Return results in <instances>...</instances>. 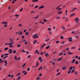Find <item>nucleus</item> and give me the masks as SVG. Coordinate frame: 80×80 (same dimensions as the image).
I'll return each instance as SVG.
<instances>
[{
  "mask_svg": "<svg viewBox=\"0 0 80 80\" xmlns=\"http://www.w3.org/2000/svg\"><path fill=\"white\" fill-rule=\"evenodd\" d=\"M32 37L33 38H38V36L36 33L33 35Z\"/></svg>",
  "mask_w": 80,
  "mask_h": 80,
  "instance_id": "nucleus-1",
  "label": "nucleus"
},
{
  "mask_svg": "<svg viewBox=\"0 0 80 80\" xmlns=\"http://www.w3.org/2000/svg\"><path fill=\"white\" fill-rule=\"evenodd\" d=\"M45 8V7H44V6L42 5V6L39 7L38 8V9L40 10V9H42V8Z\"/></svg>",
  "mask_w": 80,
  "mask_h": 80,
  "instance_id": "nucleus-2",
  "label": "nucleus"
},
{
  "mask_svg": "<svg viewBox=\"0 0 80 80\" xmlns=\"http://www.w3.org/2000/svg\"><path fill=\"white\" fill-rule=\"evenodd\" d=\"M22 73H24V75H27V72H25V71H22Z\"/></svg>",
  "mask_w": 80,
  "mask_h": 80,
  "instance_id": "nucleus-3",
  "label": "nucleus"
},
{
  "mask_svg": "<svg viewBox=\"0 0 80 80\" xmlns=\"http://www.w3.org/2000/svg\"><path fill=\"white\" fill-rule=\"evenodd\" d=\"M77 8L75 7V8H73L72 9L71 11V12H73V11H74V10H77Z\"/></svg>",
  "mask_w": 80,
  "mask_h": 80,
  "instance_id": "nucleus-4",
  "label": "nucleus"
},
{
  "mask_svg": "<svg viewBox=\"0 0 80 80\" xmlns=\"http://www.w3.org/2000/svg\"><path fill=\"white\" fill-rule=\"evenodd\" d=\"M72 37H70L68 39V41L69 42H72V41L73 40L72 39H72Z\"/></svg>",
  "mask_w": 80,
  "mask_h": 80,
  "instance_id": "nucleus-5",
  "label": "nucleus"
},
{
  "mask_svg": "<svg viewBox=\"0 0 80 80\" xmlns=\"http://www.w3.org/2000/svg\"><path fill=\"white\" fill-rule=\"evenodd\" d=\"M62 11H58L57 12L58 14V15H60V14H62Z\"/></svg>",
  "mask_w": 80,
  "mask_h": 80,
  "instance_id": "nucleus-6",
  "label": "nucleus"
},
{
  "mask_svg": "<svg viewBox=\"0 0 80 80\" xmlns=\"http://www.w3.org/2000/svg\"><path fill=\"white\" fill-rule=\"evenodd\" d=\"M12 49H10L8 50V52H10L9 53V54H10V53H12Z\"/></svg>",
  "mask_w": 80,
  "mask_h": 80,
  "instance_id": "nucleus-7",
  "label": "nucleus"
},
{
  "mask_svg": "<svg viewBox=\"0 0 80 80\" xmlns=\"http://www.w3.org/2000/svg\"><path fill=\"white\" fill-rule=\"evenodd\" d=\"M42 68H43V67L42 66H41L40 67V68H39L38 69V71H39V70H42Z\"/></svg>",
  "mask_w": 80,
  "mask_h": 80,
  "instance_id": "nucleus-8",
  "label": "nucleus"
},
{
  "mask_svg": "<svg viewBox=\"0 0 80 80\" xmlns=\"http://www.w3.org/2000/svg\"><path fill=\"white\" fill-rule=\"evenodd\" d=\"M4 62L5 63V64H4V66H7V63H8L7 62V61L5 60L4 61Z\"/></svg>",
  "mask_w": 80,
  "mask_h": 80,
  "instance_id": "nucleus-9",
  "label": "nucleus"
},
{
  "mask_svg": "<svg viewBox=\"0 0 80 80\" xmlns=\"http://www.w3.org/2000/svg\"><path fill=\"white\" fill-rule=\"evenodd\" d=\"M48 52H47V53H46L45 54V57H49V54H48Z\"/></svg>",
  "mask_w": 80,
  "mask_h": 80,
  "instance_id": "nucleus-10",
  "label": "nucleus"
},
{
  "mask_svg": "<svg viewBox=\"0 0 80 80\" xmlns=\"http://www.w3.org/2000/svg\"><path fill=\"white\" fill-rule=\"evenodd\" d=\"M68 55H72L73 54V52H68Z\"/></svg>",
  "mask_w": 80,
  "mask_h": 80,
  "instance_id": "nucleus-11",
  "label": "nucleus"
},
{
  "mask_svg": "<svg viewBox=\"0 0 80 80\" xmlns=\"http://www.w3.org/2000/svg\"><path fill=\"white\" fill-rule=\"evenodd\" d=\"M75 15V13H73L70 16V17H73V16H74V15Z\"/></svg>",
  "mask_w": 80,
  "mask_h": 80,
  "instance_id": "nucleus-12",
  "label": "nucleus"
},
{
  "mask_svg": "<svg viewBox=\"0 0 80 80\" xmlns=\"http://www.w3.org/2000/svg\"><path fill=\"white\" fill-rule=\"evenodd\" d=\"M49 40H50V38H47L46 39H45V41L46 42H48Z\"/></svg>",
  "mask_w": 80,
  "mask_h": 80,
  "instance_id": "nucleus-13",
  "label": "nucleus"
},
{
  "mask_svg": "<svg viewBox=\"0 0 80 80\" xmlns=\"http://www.w3.org/2000/svg\"><path fill=\"white\" fill-rule=\"evenodd\" d=\"M38 1V0H32V2H37Z\"/></svg>",
  "mask_w": 80,
  "mask_h": 80,
  "instance_id": "nucleus-14",
  "label": "nucleus"
},
{
  "mask_svg": "<svg viewBox=\"0 0 80 80\" xmlns=\"http://www.w3.org/2000/svg\"><path fill=\"white\" fill-rule=\"evenodd\" d=\"M62 60V58H59L57 60V62H58V61H59V60Z\"/></svg>",
  "mask_w": 80,
  "mask_h": 80,
  "instance_id": "nucleus-15",
  "label": "nucleus"
},
{
  "mask_svg": "<svg viewBox=\"0 0 80 80\" xmlns=\"http://www.w3.org/2000/svg\"><path fill=\"white\" fill-rule=\"evenodd\" d=\"M72 68H73V67L72 66H71L70 67V69H68L69 70H72Z\"/></svg>",
  "mask_w": 80,
  "mask_h": 80,
  "instance_id": "nucleus-16",
  "label": "nucleus"
},
{
  "mask_svg": "<svg viewBox=\"0 0 80 80\" xmlns=\"http://www.w3.org/2000/svg\"><path fill=\"white\" fill-rule=\"evenodd\" d=\"M75 61V59H73L72 62H71L72 63H73Z\"/></svg>",
  "mask_w": 80,
  "mask_h": 80,
  "instance_id": "nucleus-17",
  "label": "nucleus"
},
{
  "mask_svg": "<svg viewBox=\"0 0 80 80\" xmlns=\"http://www.w3.org/2000/svg\"><path fill=\"white\" fill-rule=\"evenodd\" d=\"M36 65H37L38 66V65H39V63L38 62H36Z\"/></svg>",
  "mask_w": 80,
  "mask_h": 80,
  "instance_id": "nucleus-18",
  "label": "nucleus"
},
{
  "mask_svg": "<svg viewBox=\"0 0 80 80\" xmlns=\"http://www.w3.org/2000/svg\"><path fill=\"white\" fill-rule=\"evenodd\" d=\"M21 74V72H19L16 75V77H17V76H19V75H20Z\"/></svg>",
  "mask_w": 80,
  "mask_h": 80,
  "instance_id": "nucleus-19",
  "label": "nucleus"
},
{
  "mask_svg": "<svg viewBox=\"0 0 80 80\" xmlns=\"http://www.w3.org/2000/svg\"><path fill=\"white\" fill-rule=\"evenodd\" d=\"M13 1L12 2V3H15V2H14V0L15 2H17V0H12Z\"/></svg>",
  "mask_w": 80,
  "mask_h": 80,
  "instance_id": "nucleus-20",
  "label": "nucleus"
},
{
  "mask_svg": "<svg viewBox=\"0 0 80 80\" xmlns=\"http://www.w3.org/2000/svg\"><path fill=\"white\" fill-rule=\"evenodd\" d=\"M56 19L57 20H59V19H60V17H58L56 18Z\"/></svg>",
  "mask_w": 80,
  "mask_h": 80,
  "instance_id": "nucleus-21",
  "label": "nucleus"
},
{
  "mask_svg": "<svg viewBox=\"0 0 80 80\" xmlns=\"http://www.w3.org/2000/svg\"><path fill=\"white\" fill-rule=\"evenodd\" d=\"M38 50H36L34 52V54H36V53H37L38 52Z\"/></svg>",
  "mask_w": 80,
  "mask_h": 80,
  "instance_id": "nucleus-22",
  "label": "nucleus"
},
{
  "mask_svg": "<svg viewBox=\"0 0 80 80\" xmlns=\"http://www.w3.org/2000/svg\"><path fill=\"white\" fill-rule=\"evenodd\" d=\"M8 48H6L4 49V51H5L7 50H8Z\"/></svg>",
  "mask_w": 80,
  "mask_h": 80,
  "instance_id": "nucleus-23",
  "label": "nucleus"
},
{
  "mask_svg": "<svg viewBox=\"0 0 80 80\" xmlns=\"http://www.w3.org/2000/svg\"><path fill=\"white\" fill-rule=\"evenodd\" d=\"M28 32H27L25 33V35H28Z\"/></svg>",
  "mask_w": 80,
  "mask_h": 80,
  "instance_id": "nucleus-24",
  "label": "nucleus"
},
{
  "mask_svg": "<svg viewBox=\"0 0 80 80\" xmlns=\"http://www.w3.org/2000/svg\"><path fill=\"white\" fill-rule=\"evenodd\" d=\"M67 68L65 67H64L63 68H62V70H65Z\"/></svg>",
  "mask_w": 80,
  "mask_h": 80,
  "instance_id": "nucleus-25",
  "label": "nucleus"
},
{
  "mask_svg": "<svg viewBox=\"0 0 80 80\" xmlns=\"http://www.w3.org/2000/svg\"><path fill=\"white\" fill-rule=\"evenodd\" d=\"M20 79H21L20 77H19L18 78V79H16V80H20Z\"/></svg>",
  "mask_w": 80,
  "mask_h": 80,
  "instance_id": "nucleus-26",
  "label": "nucleus"
},
{
  "mask_svg": "<svg viewBox=\"0 0 80 80\" xmlns=\"http://www.w3.org/2000/svg\"><path fill=\"white\" fill-rule=\"evenodd\" d=\"M22 32H21L20 33H19V35H22Z\"/></svg>",
  "mask_w": 80,
  "mask_h": 80,
  "instance_id": "nucleus-27",
  "label": "nucleus"
},
{
  "mask_svg": "<svg viewBox=\"0 0 80 80\" xmlns=\"http://www.w3.org/2000/svg\"><path fill=\"white\" fill-rule=\"evenodd\" d=\"M79 19L78 18H76L74 19V21L75 22L77 20H78Z\"/></svg>",
  "mask_w": 80,
  "mask_h": 80,
  "instance_id": "nucleus-28",
  "label": "nucleus"
},
{
  "mask_svg": "<svg viewBox=\"0 0 80 80\" xmlns=\"http://www.w3.org/2000/svg\"><path fill=\"white\" fill-rule=\"evenodd\" d=\"M26 63L24 64H23V66H22V68H23V67H25V65H26Z\"/></svg>",
  "mask_w": 80,
  "mask_h": 80,
  "instance_id": "nucleus-29",
  "label": "nucleus"
},
{
  "mask_svg": "<svg viewBox=\"0 0 80 80\" xmlns=\"http://www.w3.org/2000/svg\"><path fill=\"white\" fill-rule=\"evenodd\" d=\"M74 73H75V74L76 75H77V74H78V72L76 71L74 72Z\"/></svg>",
  "mask_w": 80,
  "mask_h": 80,
  "instance_id": "nucleus-30",
  "label": "nucleus"
},
{
  "mask_svg": "<svg viewBox=\"0 0 80 80\" xmlns=\"http://www.w3.org/2000/svg\"><path fill=\"white\" fill-rule=\"evenodd\" d=\"M21 58H20V57H19L17 59V60H20Z\"/></svg>",
  "mask_w": 80,
  "mask_h": 80,
  "instance_id": "nucleus-31",
  "label": "nucleus"
},
{
  "mask_svg": "<svg viewBox=\"0 0 80 80\" xmlns=\"http://www.w3.org/2000/svg\"><path fill=\"white\" fill-rule=\"evenodd\" d=\"M43 21L44 22H47V20L46 19H43Z\"/></svg>",
  "mask_w": 80,
  "mask_h": 80,
  "instance_id": "nucleus-32",
  "label": "nucleus"
},
{
  "mask_svg": "<svg viewBox=\"0 0 80 80\" xmlns=\"http://www.w3.org/2000/svg\"><path fill=\"white\" fill-rule=\"evenodd\" d=\"M13 43H14V42H11V43H9V45H12V44H13Z\"/></svg>",
  "mask_w": 80,
  "mask_h": 80,
  "instance_id": "nucleus-33",
  "label": "nucleus"
},
{
  "mask_svg": "<svg viewBox=\"0 0 80 80\" xmlns=\"http://www.w3.org/2000/svg\"><path fill=\"white\" fill-rule=\"evenodd\" d=\"M45 43H44L43 45L42 46V47H41V48H42L43 47H44L45 46Z\"/></svg>",
  "mask_w": 80,
  "mask_h": 80,
  "instance_id": "nucleus-34",
  "label": "nucleus"
},
{
  "mask_svg": "<svg viewBox=\"0 0 80 80\" xmlns=\"http://www.w3.org/2000/svg\"><path fill=\"white\" fill-rule=\"evenodd\" d=\"M2 24H5V25H6V22H3L2 23Z\"/></svg>",
  "mask_w": 80,
  "mask_h": 80,
  "instance_id": "nucleus-35",
  "label": "nucleus"
},
{
  "mask_svg": "<svg viewBox=\"0 0 80 80\" xmlns=\"http://www.w3.org/2000/svg\"><path fill=\"white\" fill-rule=\"evenodd\" d=\"M43 54V52H41L40 53L41 55H42Z\"/></svg>",
  "mask_w": 80,
  "mask_h": 80,
  "instance_id": "nucleus-36",
  "label": "nucleus"
},
{
  "mask_svg": "<svg viewBox=\"0 0 80 80\" xmlns=\"http://www.w3.org/2000/svg\"><path fill=\"white\" fill-rule=\"evenodd\" d=\"M49 48H50V46H48V47H46V49H48Z\"/></svg>",
  "mask_w": 80,
  "mask_h": 80,
  "instance_id": "nucleus-37",
  "label": "nucleus"
},
{
  "mask_svg": "<svg viewBox=\"0 0 80 80\" xmlns=\"http://www.w3.org/2000/svg\"><path fill=\"white\" fill-rule=\"evenodd\" d=\"M7 57H8V56H6L4 57L3 59H5V58H7Z\"/></svg>",
  "mask_w": 80,
  "mask_h": 80,
  "instance_id": "nucleus-38",
  "label": "nucleus"
},
{
  "mask_svg": "<svg viewBox=\"0 0 80 80\" xmlns=\"http://www.w3.org/2000/svg\"><path fill=\"white\" fill-rule=\"evenodd\" d=\"M9 47H13V45L12 44H9Z\"/></svg>",
  "mask_w": 80,
  "mask_h": 80,
  "instance_id": "nucleus-39",
  "label": "nucleus"
},
{
  "mask_svg": "<svg viewBox=\"0 0 80 80\" xmlns=\"http://www.w3.org/2000/svg\"><path fill=\"white\" fill-rule=\"evenodd\" d=\"M79 21H80V19H78V21H76V22L78 23V22H79Z\"/></svg>",
  "mask_w": 80,
  "mask_h": 80,
  "instance_id": "nucleus-40",
  "label": "nucleus"
},
{
  "mask_svg": "<svg viewBox=\"0 0 80 80\" xmlns=\"http://www.w3.org/2000/svg\"><path fill=\"white\" fill-rule=\"evenodd\" d=\"M5 45H9V43H6L5 44Z\"/></svg>",
  "mask_w": 80,
  "mask_h": 80,
  "instance_id": "nucleus-41",
  "label": "nucleus"
},
{
  "mask_svg": "<svg viewBox=\"0 0 80 80\" xmlns=\"http://www.w3.org/2000/svg\"><path fill=\"white\" fill-rule=\"evenodd\" d=\"M75 63H76V64H78V62L77 61H76L75 62Z\"/></svg>",
  "mask_w": 80,
  "mask_h": 80,
  "instance_id": "nucleus-42",
  "label": "nucleus"
},
{
  "mask_svg": "<svg viewBox=\"0 0 80 80\" xmlns=\"http://www.w3.org/2000/svg\"><path fill=\"white\" fill-rule=\"evenodd\" d=\"M13 53H16V51L14 50Z\"/></svg>",
  "mask_w": 80,
  "mask_h": 80,
  "instance_id": "nucleus-43",
  "label": "nucleus"
},
{
  "mask_svg": "<svg viewBox=\"0 0 80 80\" xmlns=\"http://www.w3.org/2000/svg\"><path fill=\"white\" fill-rule=\"evenodd\" d=\"M71 72V71H68V74H70V73Z\"/></svg>",
  "mask_w": 80,
  "mask_h": 80,
  "instance_id": "nucleus-44",
  "label": "nucleus"
},
{
  "mask_svg": "<svg viewBox=\"0 0 80 80\" xmlns=\"http://www.w3.org/2000/svg\"><path fill=\"white\" fill-rule=\"evenodd\" d=\"M66 50H67V51H68V50H69V48H67L66 49Z\"/></svg>",
  "mask_w": 80,
  "mask_h": 80,
  "instance_id": "nucleus-45",
  "label": "nucleus"
},
{
  "mask_svg": "<svg viewBox=\"0 0 80 80\" xmlns=\"http://www.w3.org/2000/svg\"><path fill=\"white\" fill-rule=\"evenodd\" d=\"M9 39L11 42H13V39L12 38H10Z\"/></svg>",
  "mask_w": 80,
  "mask_h": 80,
  "instance_id": "nucleus-46",
  "label": "nucleus"
},
{
  "mask_svg": "<svg viewBox=\"0 0 80 80\" xmlns=\"http://www.w3.org/2000/svg\"><path fill=\"white\" fill-rule=\"evenodd\" d=\"M61 39H63V37L62 36H60Z\"/></svg>",
  "mask_w": 80,
  "mask_h": 80,
  "instance_id": "nucleus-47",
  "label": "nucleus"
},
{
  "mask_svg": "<svg viewBox=\"0 0 80 80\" xmlns=\"http://www.w3.org/2000/svg\"><path fill=\"white\" fill-rule=\"evenodd\" d=\"M41 59H42V57H39V60H40Z\"/></svg>",
  "mask_w": 80,
  "mask_h": 80,
  "instance_id": "nucleus-48",
  "label": "nucleus"
},
{
  "mask_svg": "<svg viewBox=\"0 0 80 80\" xmlns=\"http://www.w3.org/2000/svg\"><path fill=\"white\" fill-rule=\"evenodd\" d=\"M23 8L20 9V12H22L23 10Z\"/></svg>",
  "mask_w": 80,
  "mask_h": 80,
  "instance_id": "nucleus-49",
  "label": "nucleus"
},
{
  "mask_svg": "<svg viewBox=\"0 0 80 80\" xmlns=\"http://www.w3.org/2000/svg\"><path fill=\"white\" fill-rule=\"evenodd\" d=\"M52 65H55L54 62H52Z\"/></svg>",
  "mask_w": 80,
  "mask_h": 80,
  "instance_id": "nucleus-50",
  "label": "nucleus"
},
{
  "mask_svg": "<svg viewBox=\"0 0 80 80\" xmlns=\"http://www.w3.org/2000/svg\"><path fill=\"white\" fill-rule=\"evenodd\" d=\"M60 6V5H59L58 6L57 8H56V10H57V9H58V8H59Z\"/></svg>",
  "mask_w": 80,
  "mask_h": 80,
  "instance_id": "nucleus-51",
  "label": "nucleus"
},
{
  "mask_svg": "<svg viewBox=\"0 0 80 80\" xmlns=\"http://www.w3.org/2000/svg\"><path fill=\"white\" fill-rule=\"evenodd\" d=\"M22 52H25V50H24V49H22Z\"/></svg>",
  "mask_w": 80,
  "mask_h": 80,
  "instance_id": "nucleus-52",
  "label": "nucleus"
},
{
  "mask_svg": "<svg viewBox=\"0 0 80 80\" xmlns=\"http://www.w3.org/2000/svg\"><path fill=\"white\" fill-rule=\"evenodd\" d=\"M75 72V69H73L72 71V73H73V72Z\"/></svg>",
  "mask_w": 80,
  "mask_h": 80,
  "instance_id": "nucleus-53",
  "label": "nucleus"
},
{
  "mask_svg": "<svg viewBox=\"0 0 80 80\" xmlns=\"http://www.w3.org/2000/svg\"><path fill=\"white\" fill-rule=\"evenodd\" d=\"M43 61V60L41 59L40 61V63H42V62Z\"/></svg>",
  "mask_w": 80,
  "mask_h": 80,
  "instance_id": "nucleus-54",
  "label": "nucleus"
},
{
  "mask_svg": "<svg viewBox=\"0 0 80 80\" xmlns=\"http://www.w3.org/2000/svg\"><path fill=\"white\" fill-rule=\"evenodd\" d=\"M36 79L37 80H40V78L39 77L37 78Z\"/></svg>",
  "mask_w": 80,
  "mask_h": 80,
  "instance_id": "nucleus-55",
  "label": "nucleus"
},
{
  "mask_svg": "<svg viewBox=\"0 0 80 80\" xmlns=\"http://www.w3.org/2000/svg\"><path fill=\"white\" fill-rule=\"evenodd\" d=\"M19 27H21L22 26V24H19Z\"/></svg>",
  "mask_w": 80,
  "mask_h": 80,
  "instance_id": "nucleus-56",
  "label": "nucleus"
},
{
  "mask_svg": "<svg viewBox=\"0 0 80 80\" xmlns=\"http://www.w3.org/2000/svg\"><path fill=\"white\" fill-rule=\"evenodd\" d=\"M59 43V41H57L56 42V43Z\"/></svg>",
  "mask_w": 80,
  "mask_h": 80,
  "instance_id": "nucleus-57",
  "label": "nucleus"
},
{
  "mask_svg": "<svg viewBox=\"0 0 80 80\" xmlns=\"http://www.w3.org/2000/svg\"><path fill=\"white\" fill-rule=\"evenodd\" d=\"M15 58L16 60H17V56H15Z\"/></svg>",
  "mask_w": 80,
  "mask_h": 80,
  "instance_id": "nucleus-58",
  "label": "nucleus"
},
{
  "mask_svg": "<svg viewBox=\"0 0 80 80\" xmlns=\"http://www.w3.org/2000/svg\"><path fill=\"white\" fill-rule=\"evenodd\" d=\"M38 8V6H36L34 7V8Z\"/></svg>",
  "mask_w": 80,
  "mask_h": 80,
  "instance_id": "nucleus-59",
  "label": "nucleus"
},
{
  "mask_svg": "<svg viewBox=\"0 0 80 80\" xmlns=\"http://www.w3.org/2000/svg\"><path fill=\"white\" fill-rule=\"evenodd\" d=\"M38 16L37 17H36V18H35V19H37V18H38Z\"/></svg>",
  "mask_w": 80,
  "mask_h": 80,
  "instance_id": "nucleus-60",
  "label": "nucleus"
},
{
  "mask_svg": "<svg viewBox=\"0 0 80 80\" xmlns=\"http://www.w3.org/2000/svg\"><path fill=\"white\" fill-rule=\"evenodd\" d=\"M30 57H31V56L28 55V58H30Z\"/></svg>",
  "mask_w": 80,
  "mask_h": 80,
  "instance_id": "nucleus-61",
  "label": "nucleus"
},
{
  "mask_svg": "<svg viewBox=\"0 0 80 80\" xmlns=\"http://www.w3.org/2000/svg\"><path fill=\"white\" fill-rule=\"evenodd\" d=\"M60 74V72H59L57 74V75H59Z\"/></svg>",
  "mask_w": 80,
  "mask_h": 80,
  "instance_id": "nucleus-62",
  "label": "nucleus"
},
{
  "mask_svg": "<svg viewBox=\"0 0 80 80\" xmlns=\"http://www.w3.org/2000/svg\"><path fill=\"white\" fill-rule=\"evenodd\" d=\"M48 30H51V28H48Z\"/></svg>",
  "mask_w": 80,
  "mask_h": 80,
  "instance_id": "nucleus-63",
  "label": "nucleus"
},
{
  "mask_svg": "<svg viewBox=\"0 0 80 80\" xmlns=\"http://www.w3.org/2000/svg\"><path fill=\"white\" fill-rule=\"evenodd\" d=\"M20 47V44H19L17 46V47Z\"/></svg>",
  "mask_w": 80,
  "mask_h": 80,
  "instance_id": "nucleus-64",
  "label": "nucleus"
}]
</instances>
